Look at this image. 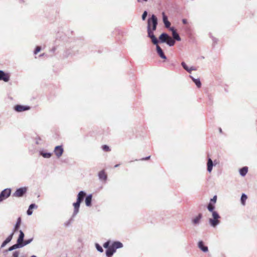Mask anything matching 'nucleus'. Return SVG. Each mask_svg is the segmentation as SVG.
<instances>
[{
	"label": "nucleus",
	"instance_id": "obj_1",
	"mask_svg": "<svg viewBox=\"0 0 257 257\" xmlns=\"http://www.w3.org/2000/svg\"><path fill=\"white\" fill-rule=\"evenodd\" d=\"M86 195V193L83 191H81L78 193L76 202L73 203L74 207V211L72 214L73 217H75L78 213L80 204L84 200Z\"/></svg>",
	"mask_w": 257,
	"mask_h": 257
},
{
	"label": "nucleus",
	"instance_id": "obj_2",
	"mask_svg": "<svg viewBox=\"0 0 257 257\" xmlns=\"http://www.w3.org/2000/svg\"><path fill=\"white\" fill-rule=\"evenodd\" d=\"M19 232L20 234L19 237L17 239V243L13 245L12 246H10L8 249L4 250L3 251V253L4 255H7L9 251H13V250L17 249L18 247H15L14 246H16L17 245H20V244L23 241L25 234L21 230L19 231Z\"/></svg>",
	"mask_w": 257,
	"mask_h": 257
},
{
	"label": "nucleus",
	"instance_id": "obj_3",
	"mask_svg": "<svg viewBox=\"0 0 257 257\" xmlns=\"http://www.w3.org/2000/svg\"><path fill=\"white\" fill-rule=\"evenodd\" d=\"M212 216V218L209 219V223L211 226L216 227L220 223V216L217 212H213Z\"/></svg>",
	"mask_w": 257,
	"mask_h": 257
},
{
	"label": "nucleus",
	"instance_id": "obj_4",
	"mask_svg": "<svg viewBox=\"0 0 257 257\" xmlns=\"http://www.w3.org/2000/svg\"><path fill=\"white\" fill-rule=\"evenodd\" d=\"M158 24L157 18L155 15H152L151 18L149 19L148 20V27L151 28V25H152V31H154L156 30L157 26Z\"/></svg>",
	"mask_w": 257,
	"mask_h": 257
},
{
	"label": "nucleus",
	"instance_id": "obj_5",
	"mask_svg": "<svg viewBox=\"0 0 257 257\" xmlns=\"http://www.w3.org/2000/svg\"><path fill=\"white\" fill-rule=\"evenodd\" d=\"M11 194V189L7 188L3 190L0 193V202L8 198Z\"/></svg>",
	"mask_w": 257,
	"mask_h": 257
},
{
	"label": "nucleus",
	"instance_id": "obj_6",
	"mask_svg": "<svg viewBox=\"0 0 257 257\" xmlns=\"http://www.w3.org/2000/svg\"><path fill=\"white\" fill-rule=\"evenodd\" d=\"M27 189L26 187H21L16 190L13 194V196L16 197H21L26 193Z\"/></svg>",
	"mask_w": 257,
	"mask_h": 257
},
{
	"label": "nucleus",
	"instance_id": "obj_7",
	"mask_svg": "<svg viewBox=\"0 0 257 257\" xmlns=\"http://www.w3.org/2000/svg\"><path fill=\"white\" fill-rule=\"evenodd\" d=\"M147 31L148 33V37L151 39L152 43L155 45L158 44L159 41L154 35L153 31L151 30V29L149 27H147Z\"/></svg>",
	"mask_w": 257,
	"mask_h": 257
},
{
	"label": "nucleus",
	"instance_id": "obj_8",
	"mask_svg": "<svg viewBox=\"0 0 257 257\" xmlns=\"http://www.w3.org/2000/svg\"><path fill=\"white\" fill-rule=\"evenodd\" d=\"M64 152L62 146H57L54 148V152L58 158H59L63 154Z\"/></svg>",
	"mask_w": 257,
	"mask_h": 257
},
{
	"label": "nucleus",
	"instance_id": "obj_9",
	"mask_svg": "<svg viewBox=\"0 0 257 257\" xmlns=\"http://www.w3.org/2000/svg\"><path fill=\"white\" fill-rule=\"evenodd\" d=\"M30 108V106H24L22 105H16L14 107V109L17 112H23L26 110H29Z\"/></svg>",
	"mask_w": 257,
	"mask_h": 257
},
{
	"label": "nucleus",
	"instance_id": "obj_10",
	"mask_svg": "<svg viewBox=\"0 0 257 257\" xmlns=\"http://www.w3.org/2000/svg\"><path fill=\"white\" fill-rule=\"evenodd\" d=\"M10 77L9 74L6 73L2 70H0V80L8 82L10 80Z\"/></svg>",
	"mask_w": 257,
	"mask_h": 257
},
{
	"label": "nucleus",
	"instance_id": "obj_11",
	"mask_svg": "<svg viewBox=\"0 0 257 257\" xmlns=\"http://www.w3.org/2000/svg\"><path fill=\"white\" fill-rule=\"evenodd\" d=\"M170 30L172 33V37H173L172 39H174L175 41V40L178 41H181V38L179 36V34L177 33V32H176V30L174 29V28H173V27L170 28Z\"/></svg>",
	"mask_w": 257,
	"mask_h": 257
},
{
	"label": "nucleus",
	"instance_id": "obj_12",
	"mask_svg": "<svg viewBox=\"0 0 257 257\" xmlns=\"http://www.w3.org/2000/svg\"><path fill=\"white\" fill-rule=\"evenodd\" d=\"M198 247L203 252H206L208 251V248L207 246L204 244V243L203 241L200 240L198 243Z\"/></svg>",
	"mask_w": 257,
	"mask_h": 257
},
{
	"label": "nucleus",
	"instance_id": "obj_13",
	"mask_svg": "<svg viewBox=\"0 0 257 257\" xmlns=\"http://www.w3.org/2000/svg\"><path fill=\"white\" fill-rule=\"evenodd\" d=\"M156 50L157 53L161 58L166 59V56L164 54L161 48L158 44L156 45Z\"/></svg>",
	"mask_w": 257,
	"mask_h": 257
},
{
	"label": "nucleus",
	"instance_id": "obj_14",
	"mask_svg": "<svg viewBox=\"0 0 257 257\" xmlns=\"http://www.w3.org/2000/svg\"><path fill=\"white\" fill-rule=\"evenodd\" d=\"M162 16H163V23H164L165 26L167 28H169L171 25L170 22L168 20V18L167 16L165 15L164 12L162 13Z\"/></svg>",
	"mask_w": 257,
	"mask_h": 257
},
{
	"label": "nucleus",
	"instance_id": "obj_15",
	"mask_svg": "<svg viewBox=\"0 0 257 257\" xmlns=\"http://www.w3.org/2000/svg\"><path fill=\"white\" fill-rule=\"evenodd\" d=\"M181 65L183 68L189 73H191L192 71H195L197 70L195 67H191L190 68L188 67L184 62H182L181 63Z\"/></svg>",
	"mask_w": 257,
	"mask_h": 257
},
{
	"label": "nucleus",
	"instance_id": "obj_16",
	"mask_svg": "<svg viewBox=\"0 0 257 257\" xmlns=\"http://www.w3.org/2000/svg\"><path fill=\"white\" fill-rule=\"evenodd\" d=\"M13 235L14 232H13L10 235H9L8 237L5 239V240L4 241L1 245V248L5 247L7 244H8L12 240Z\"/></svg>",
	"mask_w": 257,
	"mask_h": 257
},
{
	"label": "nucleus",
	"instance_id": "obj_17",
	"mask_svg": "<svg viewBox=\"0 0 257 257\" xmlns=\"http://www.w3.org/2000/svg\"><path fill=\"white\" fill-rule=\"evenodd\" d=\"M33 238H31L30 239L25 240V241L23 240V241L20 244V245H17L14 247H18V248L23 247V246L30 243L33 241Z\"/></svg>",
	"mask_w": 257,
	"mask_h": 257
},
{
	"label": "nucleus",
	"instance_id": "obj_18",
	"mask_svg": "<svg viewBox=\"0 0 257 257\" xmlns=\"http://www.w3.org/2000/svg\"><path fill=\"white\" fill-rule=\"evenodd\" d=\"M169 38V36L166 33H162L159 37L160 41L161 43H166Z\"/></svg>",
	"mask_w": 257,
	"mask_h": 257
},
{
	"label": "nucleus",
	"instance_id": "obj_19",
	"mask_svg": "<svg viewBox=\"0 0 257 257\" xmlns=\"http://www.w3.org/2000/svg\"><path fill=\"white\" fill-rule=\"evenodd\" d=\"M111 246L116 251V249L121 248L123 246V244L119 241H114Z\"/></svg>",
	"mask_w": 257,
	"mask_h": 257
},
{
	"label": "nucleus",
	"instance_id": "obj_20",
	"mask_svg": "<svg viewBox=\"0 0 257 257\" xmlns=\"http://www.w3.org/2000/svg\"><path fill=\"white\" fill-rule=\"evenodd\" d=\"M92 198V194H89L85 197V202L87 206L90 207L91 206Z\"/></svg>",
	"mask_w": 257,
	"mask_h": 257
},
{
	"label": "nucleus",
	"instance_id": "obj_21",
	"mask_svg": "<svg viewBox=\"0 0 257 257\" xmlns=\"http://www.w3.org/2000/svg\"><path fill=\"white\" fill-rule=\"evenodd\" d=\"M115 252V250L110 246L106 250V255L107 257H111Z\"/></svg>",
	"mask_w": 257,
	"mask_h": 257
},
{
	"label": "nucleus",
	"instance_id": "obj_22",
	"mask_svg": "<svg viewBox=\"0 0 257 257\" xmlns=\"http://www.w3.org/2000/svg\"><path fill=\"white\" fill-rule=\"evenodd\" d=\"M207 165V171L209 172H211L212 170L213 164V162H212V160L210 158H208Z\"/></svg>",
	"mask_w": 257,
	"mask_h": 257
},
{
	"label": "nucleus",
	"instance_id": "obj_23",
	"mask_svg": "<svg viewBox=\"0 0 257 257\" xmlns=\"http://www.w3.org/2000/svg\"><path fill=\"white\" fill-rule=\"evenodd\" d=\"M202 217L201 213H199L197 216L192 219V222L194 224H198L200 223V219Z\"/></svg>",
	"mask_w": 257,
	"mask_h": 257
},
{
	"label": "nucleus",
	"instance_id": "obj_24",
	"mask_svg": "<svg viewBox=\"0 0 257 257\" xmlns=\"http://www.w3.org/2000/svg\"><path fill=\"white\" fill-rule=\"evenodd\" d=\"M98 177L99 179L103 181H106L107 179V175L103 170L100 171L98 173Z\"/></svg>",
	"mask_w": 257,
	"mask_h": 257
},
{
	"label": "nucleus",
	"instance_id": "obj_25",
	"mask_svg": "<svg viewBox=\"0 0 257 257\" xmlns=\"http://www.w3.org/2000/svg\"><path fill=\"white\" fill-rule=\"evenodd\" d=\"M248 171V168L247 167H243L239 170V174L241 176L246 175Z\"/></svg>",
	"mask_w": 257,
	"mask_h": 257
},
{
	"label": "nucleus",
	"instance_id": "obj_26",
	"mask_svg": "<svg viewBox=\"0 0 257 257\" xmlns=\"http://www.w3.org/2000/svg\"><path fill=\"white\" fill-rule=\"evenodd\" d=\"M190 77H191V78L192 79L193 81L195 83V84L197 87L199 88L201 87V83L199 79H195L194 77H193L192 76H190Z\"/></svg>",
	"mask_w": 257,
	"mask_h": 257
},
{
	"label": "nucleus",
	"instance_id": "obj_27",
	"mask_svg": "<svg viewBox=\"0 0 257 257\" xmlns=\"http://www.w3.org/2000/svg\"><path fill=\"white\" fill-rule=\"evenodd\" d=\"M40 154L44 158H50L52 156L51 153H46L43 151H40Z\"/></svg>",
	"mask_w": 257,
	"mask_h": 257
},
{
	"label": "nucleus",
	"instance_id": "obj_28",
	"mask_svg": "<svg viewBox=\"0 0 257 257\" xmlns=\"http://www.w3.org/2000/svg\"><path fill=\"white\" fill-rule=\"evenodd\" d=\"M215 206L211 202H209V203L207 205V209L208 211L212 213H213V212H216V211H214Z\"/></svg>",
	"mask_w": 257,
	"mask_h": 257
},
{
	"label": "nucleus",
	"instance_id": "obj_29",
	"mask_svg": "<svg viewBox=\"0 0 257 257\" xmlns=\"http://www.w3.org/2000/svg\"><path fill=\"white\" fill-rule=\"evenodd\" d=\"M21 223V218L19 217L17 220L16 224H15L14 229L13 231L14 233L18 230V229L19 228V227L20 226Z\"/></svg>",
	"mask_w": 257,
	"mask_h": 257
},
{
	"label": "nucleus",
	"instance_id": "obj_30",
	"mask_svg": "<svg viewBox=\"0 0 257 257\" xmlns=\"http://www.w3.org/2000/svg\"><path fill=\"white\" fill-rule=\"evenodd\" d=\"M169 46H173L175 43V41L169 36L167 42H166Z\"/></svg>",
	"mask_w": 257,
	"mask_h": 257
},
{
	"label": "nucleus",
	"instance_id": "obj_31",
	"mask_svg": "<svg viewBox=\"0 0 257 257\" xmlns=\"http://www.w3.org/2000/svg\"><path fill=\"white\" fill-rule=\"evenodd\" d=\"M247 199V196L245 194H242L241 196V202L242 205L245 204V201Z\"/></svg>",
	"mask_w": 257,
	"mask_h": 257
},
{
	"label": "nucleus",
	"instance_id": "obj_32",
	"mask_svg": "<svg viewBox=\"0 0 257 257\" xmlns=\"http://www.w3.org/2000/svg\"><path fill=\"white\" fill-rule=\"evenodd\" d=\"M95 247L97 250L100 252H102L103 251L102 247L98 243H95Z\"/></svg>",
	"mask_w": 257,
	"mask_h": 257
},
{
	"label": "nucleus",
	"instance_id": "obj_33",
	"mask_svg": "<svg viewBox=\"0 0 257 257\" xmlns=\"http://www.w3.org/2000/svg\"><path fill=\"white\" fill-rule=\"evenodd\" d=\"M102 149L105 152H109L110 151L109 147L105 145L102 146Z\"/></svg>",
	"mask_w": 257,
	"mask_h": 257
},
{
	"label": "nucleus",
	"instance_id": "obj_34",
	"mask_svg": "<svg viewBox=\"0 0 257 257\" xmlns=\"http://www.w3.org/2000/svg\"><path fill=\"white\" fill-rule=\"evenodd\" d=\"M20 254L19 251L15 250L12 253V257H19Z\"/></svg>",
	"mask_w": 257,
	"mask_h": 257
},
{
	"label": "nucleus",
	"instance_id": "obj_35",
	"mask_svg": "<svg viewBox=\"0 0 257 257\" xmlns=\"http://www.w3.org/2000/svg\"><path fill=\"white\" fill-rule=\"evenodd\" d=\"M216 200H217V196L215 195L213 196V197L211 199L210 202L215 204L216 202Z\"/></svg>",
	"mask_w": 257,
	"mask_h": 257
},
{
	"label": "nucleus",
	"instance_id": "obj_36",
	"mask_svg": "<svg viewBox=\"0 0 257 257\" xmlns=\"http://www.w3.org/2000/svg\"><path fill=\"white\" fill-rule=\"evenodd\" d=\"M110 244V241H107L103 244V247L105 248H108Z\"/></svg>",
	"mask_w": 257,
	"mask_h": 257
},
{
	"label": "nucleus",
	"instance_id": "obj_37",
	"mask_svg": "<svg viewBox=\"0 0 257 257\" xmlns=\"http://www.w3.org/2000/svg\"><path fill=\"white\" fill-rule=\"evenodd\" d=\"M41 50V47L40 46L36 47L35 51H34V54H37L38 52H39Z\"/></svg>",
	"mask_w": 257,
	"mask_h": 257
},
{
	"label": "nucleus",
	"instance_id": "obj_38",
	"mask_svg": "<svg viewBox=\"0 0 257 257\" xmlns=\"http://www.w3.org/2000/svg\"><path fill=\"white\" fill-rule=\"evenodd\" d=\"M148 13L147 11H145L142 15V19L145 20L147 16Z\"/></svg>",
	"mask_w": 257,
	"mask_h": 257
},
{
	"label": "nucleus",
	"instance_id": "obj_39",
	"mask_svg": "<svg viewBox=\"0 0 257 257\" xmlns=\"http://www.w3.org/2000/svg\"><path fill=\"white\" fill-rule=\"evenodd\" d=\"M30 209H31V210H32L33 209H34V208H37V206L35 204H31L30 206H29V207Z\"/></svg>",
	"mask_w": 257,
	"mask_h": 257
},
{
	"label": "nucleus",
	"instance_id": "obj_40",
	"mask_svg": "<svg viewBox=\"0 0 257 257\" xmlns=\"http://www.w3.org/2000/svg\"><path fill=\"white\" fill-rule=\"evenodd\" d=\"M27 213L28 215H31L33 213V211H32V210H31V209H30V208H28L27 211Z\"/></svg>",
	"mask_w": 257,
	"mask_h": 257
},
{
	"label": "nucleus",
	"instance_id": "obj_41",
	"mask_svg": "<svg viewBox=\"0 0 257 257\" xmlns=\"http://www.w3.org/2000/svg\"><path fill=\"white\" fill-rule=\"evenodd\" d=\"M182 23L184 24H186L187 23V20L186 19H184L182 20Z\"/></svg>",
	"mask_w": 257,
	"mask_h": 257
},
{
	"label": "nucleus",
	"instance_id": "obj_42",
	"mask_svg": "<svg viewBox=\"0 0 257 257\" xmlns=\"http://www.w3.org/2000/svg\"><path fill=\"white\" fill-rule=\"evenodd\" d=\"M150 156H148L146 158H143L142 160H149L150 159Z\"/></svg>",
	"mask_w": 257,
	"mask_h": 257
},
{
	"label": "nucleus",
	"instance_id": "obj_43",
	"mask_svg": "<svg viewBox=\"0 0 257 257\" xmlns=\"http://www.w3.org/2000/svg\"><path fill=\"white\" fill-rule=\"evenodd\" d=\"M119 166V164H116V165H115L114 166V167H115V168H116V167H118Z\"/></svg>",
	"mask_w": 257,
	"mask_h": 257
},
{
	"label": "nucleus",
	"instance_id": "obj_44",
	"mask_svg": "<svg viewBox=\"0 0 257 257\" xmlns=\"http://www.w3.org/2000/svg\"><path fill=\"white\" fill-rule=\"evenodd\" d=\"M55 51V48H53L52 49V51L54 52Z\"/></svg>",
	"mask_w": 257,
	"mask_h": 257
},
{
	"label": "nucleus",
	"instance_id": "obj_45",
	"mask_svg": "<svg viewBox=\"0 0 257 257\" xmlns=\"http://www.w3.org/2000/svg\"><path fill=\"white\" fill-rule=\"evenodd\" d=\"M31 257H37V256L35 255H33L32 256H31Z\"/></svg>",
	"mask_w": 257,
	"mask_h": 257
},
{
	"label": "nucleus",
	"instance_id": "obj_46",
	"mask_svg": "<svg viewBox=\"0 0 257 257\" xmlns=\"http://www.w3.org/2000/svg\"><path fill=\"white\" fill-rule=\"evenodd\" d=\"M219 132L221 133L222 132V130L221 128H219Z\"/></svg>",
	"mask_w": 257,
	"mask_h": 257
},
{
	"label": "nucleus",
	"instance_id": "obj_47",
	"mask_svg": "<svg viewBox=\"0 0 257 257\" xmlns=\"http://www.w3.org/2000/svg\"><path fill=\"white\" fill-rule=\"evenodd\" d=\"M144 1L147 2L148 0H143Z\"/></svg>",
	"mask_w": 257,
	"mask_h": 257
}]
</instances>
